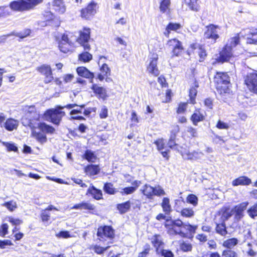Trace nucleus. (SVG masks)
Here are the masks:
<instances>
[{
  "label": "nucleus",
  "mask_w": 257,
  "mask_h": 257,
  "mask_svg": "<svg viewBox=\"0 0 257 257\" xmlns=\"http://www.w3.org/2000/svg\"><path fill=\"white\" fill-rule=\"evenodd\" d=\"M165 226L167 230V233L170 235H179L181 237H185L187 232L184 230L189 231L190 232H195L197 226L190 224L183 223L179 219H167L165 223Z\"/></svg>",
  "instance_id": "f257e3e1"
},
{
  "label": "nucleus",
  "mask_w": 257,
  "mask_h": 257,
  "mask_svg": "<svg viewBox=\"0 0 257 257\" xmlns=\"http://www.w3.org/2000/svg\"><path fill=\"white\" fill-rule=\"evenodd\" d=\"M246 36L247 39V43H257V28L254 30L246 29L240 32L239 33L235 35L234 36L231 37L227 41L226 46L231 48L235 47L237 45L239 44L240 39L241 37Z\"/></svg>",
  "instance_id": "f03ea898"
},
{
  "label": "nucleus",
  "mask_w": 257,
  "mask_h": 257,
  "mask_svg": "<svg viewBox=\"0 0 257 257\" xmlns=\"http://www.w3.org/2000/svg\"><path fill=\"white\" fill-rule=\"evenodd\" d=\"M214 82L218 93L223 94L229 93L230 79L226 73L217 72L214 77Z\"/></svg>",
  "instance_id": "7ed1b4c3"
},
{
  "label": "nucleus",
  "mask_w": 257,
  "mask_h": 257,
  "mask_svg": "<svg viewBox=\"0 0 257 257\" xmlns=\"http://www.w3.org/2000/svg\"><path fill=\"white\" fill-rule=\"evenodd\" d=\"M62 110V107L60 105H57L55 108L48 109L44 113L46 120L59 125L62 117L65 115V112Z\"/></svg>",
  "instance_id": "20e7f679"
},
{
  "label": "nucleus",
  "mask_w": 257,
  "mask_h": 257,
  "mask_svg": "<svg viewBox=\"0 0 257 257\" xmlns=\"http://www.w3.org/2000/svg\"><path fill=\"white\" fill-rule=\"evenodd\" d=\"M42 0H19L13 1L10 4L12 10L17 11H24L33 9Z\"/></svg>",
  "instance_id": "39448f33"
},
{
  "label": "nucleus",
  "mask_w": 257,
  "mask_h": 257,
  "mask_svg": "<svg viewBox=\"0 0 257 257\" xmlns=\"http://www.w3.org/2000/svg\"><path fill=\"white\" fill-rule=\"evenodd\" d=\"M97 235L100 241L108 240L107 244L109 245L112 243L111 240L114 237V230L111 226H101L97 229Z\"/></svg>",
  "instance_id": "423d86ee"
},
{
  "label": "nucleus",
  "mask_w": 257,
  "mask_h": 257,
  "mask_svg": "<svg viewBox=\"0 0 257 257\" xmlns=\"http://www.w3.org/2000/svg\"><path fill=\"white\" fill-rule=\"evenodd\" d=\"M90 29L84 27L79 32V36L77 41L85 51H89L91 49L90 43L92 40L90 38Z\"/></svg>",
  "instance_id": "0eeeda50"
},
{
  "label": "nucleus",
  "mask_w": 257,
  "mask_h": 257,
  "mask_svg": "<svg viewBox=\"0 0 257 257\" xmlns=\"http://www.w3.org/2000/svg\"><path fill=\"white\" fill-rule=\"evenodd\" d=\"M97 4L94 1L91 2L87 6L81 11V16L82 18L89 20L96 13Z\"/></svg>",
  "instance_id": "6e6552de"
},
{
  "label": "nucleus",
  "mask_w": 257,
  "mask_h": 257,
  "mask_svg": "<svg viewBox=\"0 0 257 257\" xmlns=\"http://www.w3.org/2000/svg\"><path fill=\"white\" fill-rule=\"evenodd\" d=\"M206 31L204 32V36L206 39H211L215 43L216 40L219 38V33L220 30V27L217 25L210 24L206 27Z\"/></svg>",
  "instance_id": "1a4fd4ad"
},
{
  "label": "nucleus",
  "mask_w": 257,
  "mask_h": 257,
  "mask_svg": "<svg viewBox=\"0 0 257 257\" xmlns=\"http://www.w3.org/2000/svg\"><path fill=\"white\" fill-rule=\"evenodd\" d=\"M158 56L157 54L153 53L149 58V63L147 66L148 73L157 76L159 75L160 72L157 67Z\"/></svg>",
  "instance_id": "9d476101"
},
{
  "label": "nucleus",
  "mask_w": 257,
  "mask_h": 257,
  "mask_svg": "<svg viewBox=\"0 0 257 257\" xmlns=\"http://www.w3.org/2000/svg\"><path fill=\"white\" fill-rule=\"evenodd\" d=\"M245 83L249 90L257 93V73H252L248 74L245 80Z\"/></svg>",
  "instance_id": "9b49d317"
},
{
  "label": "nucleus",
  "mask_w": 257,
  "mask_h": 257,
  "mask_svg": "<svg viewBox=\"0 0 257 257\" xmlns=\"http://www.w3.org/2000/svg\"><path fill=\"white\" fill-rule=\"evenodd\" d=\"M72 43L69 41L67 35L63 34L59 42L58 47L63 53H66L70 51Z\"/></svg>",
  "instance_id": "f8f14e48"
},
{
  "label": "nucleus",
  "mask_w": 257,
  "mask_h": 257,
  "mask_svg": "<svg viewBox=\"0 0 257 257\" xmlns=\"http://www.w3.org/2000/svg\"><path fill=\"white\" fill-rule=\"evenodd\" d=\"M25 112V115L22 118V123L24 126H32L31 122V118H29L30 115L32 114L34 111H35L36 108L34 105L26 106L24 108Z\"/></svg>",
  "instance_id": "ddd939ff"
},
{
  "label": "nucleus",
  "mask_w": 257,
  "mask_h": 257,
  "mask_svg": "<svg viewBox=\"0 0 257 257\" xmlns=\"http://www.w3.org/2000/svg\"><path fill=\"white\" fill-rule=\"evenodd\" d=\"M233 56L232 49L225 46L219 53V56L216 58L218 62L223 63L228 61Z\"/></svg>",
  "instance_id": "4468645a"
},
{
  "label": "nucleus",
  "mask_w": 257,
  "mask_h": 257,
  "mask_svg": "<svg viewBox=\"0 0 257 257\" xmlns=\"http://www.w3.org/2000/svg\"><path fill=\"white\" fill-rule=\"evenodd\" d=\"M95 95L99 98L104 100L108 97L106 89L96 84H93L91 87Z\"/></svg>",
  "instance_id": "2eb2a0df"
},
{
  "label": "nucleus",
  "mask_w": 257,
  "mask_h": 257,
  "mask_svg": "<svg viewBox=\"0 0 257 257\" xmlns=\"http://www.w3.org/2000/svg\"><path fill=\"white\" fill-rule=\"evenodd\" d=\"M248 205V202H244L235 206L233 209L235 212V218L237 220L241 219L243 216V211Z\"/></svg>",
  "instance_id": "dca6fc26"
},
{
  "label": "nucleus",
  "mask_w": 257,
  "mask_h": 257,
  "mask_svg": "<svg viewBox=\"0 0 257 257\" xmlns=\"http://www.w3.org/2000/svg\"><path fill=\"white\" fill-rule=\"evenodd\" d=\"M86 195H91L94 199L99 200L102 198V193L101 190L97 189L93 185H91L88 188Z\"/></svg>",
  "instance_id": "f3484780"
},
{
  "label": "nucleus",
  "mask_w": 257,
  "mask_h": 257,
  "mask_svg": "<svg viewBox=\"0 0 257 257\" xmlns=\"http://www.w3.org/2000/svg\"><path fill=\"white\" fill-rule=\"evenodd\" d=\"M77 74L82 77L91 79L90 82L93 83V78H94V74L89 71L84 67H79L76 69Z\"/></svg>",
  "instance_id": "a211bd4d"
},
{
  "label": "nucleus",
  "mask_w": 257,
  "mask_h": 257,
  "mask_svg": "<svg viewBox=\"0 0 257 257\" xmlns=\"http://www.w3.org/2000/svg\"><path fill=\"white\" fill-rule=\"evenodd\" d=\"M251 183V179L246 176H240L232 182V185L233 186H237L238 185H249Z\"/></svg>",
  "instance_id": "6ab92c4d"
},
{
  "label": "nucleus",
  "mask_w": 257,
  "mask_h": 257,
  "mask_svg": "<svg viewBox=\"0 0 257 257\" xmlns=\"http://www.w3.org/2000/svg\"><path fill=\"white\" fill-rule=\"evenodd\" d=\"M5 128L9 131H12L17 128L19 125V121L13 118H9L3 124Z\"/></svg>",
  "instance_id": "aec40b11"
},
{
  "label": "nucleus",
  "mask_w": 257,
  "mask_h": 257,
  "mask_svg": "<svg viewBox=\"0 0 257 257\" xmlns=\"http://www.w3.org/2000/svg\"><path fill=\"white\" fill-rule=\"evenodd\" d=\"M215 222L216 223L215 230L216 233L221 236H225L227 233L225 223L217 221V217H216Z\"/></svg>",
  "instance_id": "412c9836"
},
{
  "label": "nucleus",
  "mask_w": 257,
  "mask_h": 257,
  "mask_svg": "<svg viewBox=\"0 0 257 257\" xmlns=\"http://www.w3.org/2000/svg\"><path fill=\"white\" fill-rule=\"evenodd\" d=\"M72 209H85L88 210H93L95 209L94 205L87 202H82L79 204H76L71 207Z\"/></svg>",
  "instance_id": "4be33fe9"
},
{
  "label": "nucleus",
  "mask_w": 257,
  "mask_h": 257,
  "mask_svg": "<svg viewBox=\"0 0 257 257\" xmlns=\"http://www.w3.org/2000/svg\"><path fill=\"white\" fill-rule=\"evenodd\" d=\"M82 158L88 162L95 163L97 158L94 152L90 150H86L82 156Z\"/></svg>",
  "instance_id": "5701e85b"
},
{
  "label": "nucleus",
  "mask_w": 257,
  "mask_h": 257,
  "mask_svg": "<svg viewBox=\"0 0 257 257\" xmlns=\"http://www.w3.org/2000/svg\"><path fill=\"white\" fill-rule=\"evenodd\" d=\"M32 129V135L39 142L43 144L46 142L47 138L46 136L40 132H37L36 128Z\"/></svg>",
  "instance_id": "b1692460"
},
{
  "label": "nucleus",
  "mask_w": 257,
  "mask_h": 257,
  "mask_svg": "<svg viewBox=\"0 0 257 257\" xmlns=\"http://www.w3.org/2000/svg\"><path fill=\"white\" fill-rule=\"evenodd\" d=\"M181 27V25L179 23H170L167 25L165 31L164 33V35L168 38L171 31H176L178 29H180Z\"/></svg>",
  "instance_id": "393cba45"
},
{
  "label": "nucleus",
  "mask_w": 257,
  "mask_h": 257,
  "mask_svg": "<svg viewBox=\"0 0 257 257\" xmlns=\"http://www.w3.org/2000/svg\"><path fill=\"white\" fill-rule=\"evenodd\" d=\"M37 127L42 132L48 134H53L55 131V128L52 126L49 125L45 122L37 123Z\"/></svg>",
  "instance_id": "a878e982"
},
{
  "label": "nucleus",
  "mask_w": 257,
  "mask_h": 257,
  "mask_svg": "<svg viewBox=\"0 0 257 257\" xmlns=\"http://www.w3.org/2000/svg\"><path fill=\"white\" fill-rule=\"evenodd\" d=\"M161 206L166 215H169L172 211L171 206L170 204V199L168 198L165 197L163 198L161 203Z\"/></svg>",
  "instance_id": "bb28decb"
},
{
  "label": "nucleus",
  "mask_w": 257,
  "mask_h": 257,
  "mask_svg": "<svg viewBox=\"0 0 257 257\" xmlns=\"http://www.w3.org/2000/svg\"><path fill=\"white\" fill-rule=\"evenodd\" d=\"M53 7L54 10L60 14H63L66 8L62 0H54Z\"/></svg>",
  "instance_id": "cd10ccee"
},
{
  "label": "nucleus",
  "mask_w": 257,
  "mask_h": 257,
  "mask_svg": "<svg viewBox=\"0 0 257 257\" xmlns=\"http://www.w3.org/2000/svg\"><path fill=\"white\" fill-rule=\"evenodd\" d=\"M85 172L87 175L93 176L97 175L99 172L98 166L94 165H88L85 168Z\"/></svg>",
  "instance_id": "c85d7f7f"
},
{
  "label": "nucleus",
  "mask_w": 257,
  "mask_h": 257,
  "mask_svg": "<svg viewBox=\"0 0 257 257\" xmlns=\"http://www.w3.org/2000/svg\"><path fill=\"white\" fill-rule=\"evenodd\" d=\"M238 243V240L236 238H231L225 240L223 242L222 245L228 248L231 249Z\"/></svg>",
  "instance_id": "c756f323"
},
{
  "label": "nucleus",
  "mask_w": 257,
  "mask_h": 257,
  "mask_svg": "<svg viewBox=\"0 0 257 257\" xmlns=\"http://www.w3.org/2000/svg\"><path fill=\"white\" fill-rule=\"evenodd\" d=\"M153 187L149 185L146 184L141 189L143 194L149 199H152L153 196Z\"/></svg>",
  "instance_id": "7c9ffc66"
},
{
  "label": "nucleus",
  "mask_w": 257,
  "mask_h": 257,
  "mask_svg": "<svg viewBox=\"0 0 257 257\" xmlns=\"http://www.w3.org/2000/svg\"><path fill=\"white\" fill-rule=\"evenodd\" d=\"M43 17L46 21L53 20L55 22V27H58L60 26V22L58 19H54L53 14L49 11H45L43 14Z\"/></svg>",
  "instance_id": "2f4dec72"
},
{
  "label": "nucleus",
  "mask_w": 257,
  "mask_h": 257,
  "mask_svg": "<svg viewBox=\"0 0 257 257\" xmlns=\"http://www.w3.org/2000/svg\"><path fill=\"white\" fill-rule=\"evenodd\" d=\"M177 212H179L180 210L176 209ZM182 216L186 218H191L194 215V211L192 208H185L180 211Z\"/></svg>",
  "instance_id": "473e14b6"
},
{
  "label": "nucleus",
  "mask_w": 257,
  "mask_h": 257,
  "mask_svg": "<svg viewBox=\"0 0 257 257\" xmlns=\"http://www.w3.org/2000/svg\"><path fill=\"white\" fill-rule=\"evenodd\" d=\"M204 116L199 111L194 112L191 116V120L193 124L197 125L198 122L203 121L204 119Z\"/></svg>",
  "instance_id": "72a5a7b5"
},
{
  "label": "nucleus",
  "mask_w": 257,
  "mask_h": 257,
  "mask_svg": "<svg viewBox=\"0 0 257 257\" xmlns=\"http://www.w3.org/2000/svg\"><path fill=\"white\" fill-rule=\"evenodd\" d=\"M130 207L131 202L130 201L117 205V209L121 214H123L126 212L130 209Z\"/></svg>",
  "instance_id": "f704fd0d"
},
{
  "label": "nucleus",
  "mask_w": 257,
  "mask_h": 257,
  "mask_svg": "<svg viewBox=\"0 0 257 257\" xmlns=\"http://www.w3.org/2000/svg\"><path fill=\"white\" fill-rule=\"evenodd\" d=\"M152 243L154 247L156 248L157 252L159 251V248H161L163 244V242L161 240V236L157 235H155L152 238Z\"/></svg>",
  "instance_id": "c9c22d12"
},
{
  "label": "nucleus",
  "mask_w": 257,
  "mask_h": 257,
  "mask_svg": "<svg viewBox=\"0 0 257 257\" xmlns=\"http://www.w3.org/2000/svg\"><path fill=\"white\" fill-rule=\"evenodd\" d=\"M181 150L179 152L182 156L183 158L185 160H194L193 152H190L186 149L181 148Z\"/></svg>",
  "instance_id": "e433bc0d"
},
{
  "label": "nucleus",
  "mask_w": 257,
  "mask_h": 257,
  "mask_svg": "<svg viewBox=\"0 0 257 257\" xmlns=\"http://www.w3.org/2000/svg\"><path fill=\"white\" fill-rule=\"evenodd\" d=\"M88 51H85L78 56L79 60L83 62H88L92 59V56L91 54L88 53Z\"/></svg>",
  "instance_id": "4c0bfd02"
},
{
  "label": "nucleus",
  "mask_w": 257,
  "mask_h": 257,
  "mask_svg": "<svg viewBox=\"0 0 257 257\" xmlns=\"http://www.w3.org/2000/svg\"><path fill=\"white\" fill-rule=\"evenodd\" d=\"M171 0H162L160 3V11L165 13L169 11L170 9V6L171 4Z\"/></svg>",
  "instance_id": "58836bf2"
},
{
  "label": "nucleus",
  "mask_w": 257,
  "mask_h": 257,
  "mask_svg": "<svg viewBox=\"0 0 257 257\" xmlns=\"http://www.w3.org/2000/svg\"><path fill=\"white\" fill-rule=\"evenodd\" d=\"M104 191L108 194H114L116 193L113 184L111 183H106L103 186Z\"/></svg>",
  "instance_id": "ea45409f"
},
{
  "label": "nucleus",
  "mask_w": 257,
  "mask_h": 257,
  "mask_svg": "<svg viewBox=\"0 0 257 257\" xmlns=\"http://www.w3.org/2000/svg\"><path fill=\"white\" fill-rule=\"evenodd\" d=\"M37 70L44 75L50 74L52 72L50 66L47 65H43L40 67H38L37 68Z\"/></svg>",
  "instance_id": "a19ab883"
},
{
  "label": "nucleus",
  "mask_w": 257,
  "mask_h": 257,
  "mask_svg": "<svg viewBox=\"0 0 257 257\" xmlns=\"http://www.w3.org/2000/svg\"><path fill=\"white\" fill-rule=\"evenodd\" d=\"M168 45L172 49V50H174L176 48H178L179 47L182 46V42L177 39H173L170 40L168 42Z\"/></svg>",
  "instance_id": "79ce46f5"
},
{
  "label": "nucleus",
  "mask_w": 257,
  "mask_h": 257,
  "mask_svg": "<svg viewBox=\"0 0 257 257\" xmlns=\"http://www.w3.org/2000/svg\"><path fill=\"white\" fill-rule=\"evenodd\" d=\"M247 213L251 218L254 219L257 216V202L247 210Z\"/></svg>",
  "instance_id": "37998d69"
},
{
  "label": "nucleus",
  "mask_w": 257,
  "mask_h": 257,
  "mask_svg": "<svg viewBox=\"0 0 257 257\" xmlns=\"http://www.w3.org/2000/svg\"><path fill=\"white\" fill-rule=\"evenodd\" d=\"M184 2L191 10L194 11L198 10L197 0H184Z\"/></svg>",
  "instance_id": "c03bdc74"
},
{
  "label": "nucleus",
  "mask_w": 257,
  "mask_h": 257,
  "mask_svg": "<svg viewBox=\"0 0 257 257\" xmlns=\"http://www.w3.org/2000/svg\"><path fill=\"white\" fill-rule=\"evenodd\" d=\"M29 118H31V122L32 125L33 126H29L31 128H36V126H35V124L33 123L34 121H37L39 120L40 118V114L36 111V110L34 111L32 113V114L30 115V116H29Z\"/></svg>",
  "instance_id": "a18cd8bd"
},
{
  "label": "nucleus",
  "mask_w": 257,
  "mask_h": 257,
  "mask_svg": "<svg viewBox=\"0 0 257 257\" xmlns=\"http://www.w3.org/2000/svg\"><path fill=\"white\" fill-rule=\"evenodd\" d=\"M175 136H171L170 140L168 142L167 145L170 149H174L175 150L178 151V152H180V150H179L178 145L175 142Z\"/></svg>",
  "instance_id": "49530a36"
},
{
  "label": "nucleus",
  "mask_w": 257,
  "mask_h": 257,
  "mask_svg": "<svg viewBox=\"0 0 257 257\" xmlns=\"http://www.w3.org/2000/svg\"><path fill=\"white\" fill-rule=\"evenodd\" d=\"M231 216V213L229 211H223L221 213H219L218 217H219V220L221 222H224L227 220Z\"/></svg>",
  "instance_id": "de8ad7c7"
},
{
  "label": "nucleus",
  "mask_w": 257,
  "mask_h": 257,
  "mask_svg": "<svg viewBox=\"0 0 257 257\" xmlns=\"http://www.w3.org/2000/svg\"><path fill=\"white\" fill-rule=\"evenodd\" d=\"M2 205L6 207L9 210L11 211H14L17 207V203L14 201L6 202L2 204Z\"/></svg>",
  "instance_id": "09e8293b"
},
{
  "label": "nucleus",
  "mask_w": 257,
  "mask_h": 257,
  "mask_svg": "<svg viewBox=\"0 0 257 257\" xmlns=\"http://www.w3.org/2000/svg\"><path fill=\"white\" fill-rule=\"evenodd\" d=\"M110 247L109 245L105 247L100 246L98 245H95L92 247V249L94 250V251L98 254H102L105 250L108 249V248Z\"/></svg>",
  "instance_id": "8fccbe9b"
},
{
  "label": "nucleus",
  "mask_w": 257,
  "mask_h": 257,
  "mask_svg": "<svg viewBox=\"0 0 257 257\" xmlns=\"http://www.w3.org/2000/svg\"><path fill=\"white\" fill-rule=\"evenodd\" d=\"M187 201L195 206L198 204V198L194 194H190L187 197Z\"/></svg>",
  "instance_id": "3c124183"
},
{
  "label": "nucleus",
  "mask_w": 257,
  "mask_h": 257,
  "mask_svg": "<svg viewBox=\"0 0 257 257\" xmlns=\"http://www.w3.org/2000/svg\"><path fill=\"white\" fill-rule=\"evenodd\" d=\"M31 31L29 29H26L24 31L13 33V35L17 37H18L21 39L24 38L27 36H29L30 34Z\"/></svg>",
  "instance_id": "603ef678"
},
{
  "label": "nucleus",
  "mask_w": 257,
  "mask_h": 257,
  "mask_svg": "<svg viewBox=\"0 0 257 257\" xmlns=\"http://www.w3.org/2000/svg\"><path fill=\"white\" fill-rule=\"evenodd\" d=\"M222 257H237L236 253L230 249H225L222 253Z\"/></svg>",
  "instance_id": "864d4df0"
},
{
  "label": "nucleus",
  "mask_w": 257,
  "mask_h": 257,
  "mask_svg": "<svg viewBox=\"0 0 257 257\" xmlns=\"http://www.w3.org/2000/svg\"><path fill=\"white\" fill-rule=\"evenodd\" d=\"M153 196H161L165 194L164 190L160 186H157L153 187Z\"/></svg>",
  "instance_id": "5fc2aeb1"
},
{
  "label": "nucleus",
  "mask_w": 257,
  "mask_h": 257,
  "mask_svg": "<svg viewBox=\"0 0 257 257\" xmlns=\"http://www.w3.org/2000/svg\"><path fill=\"white\" fill-rule=\"evenodd\" d=\"M135 188L128 187L122 189L120 191V193L122 195H128L133 193L134 192H135Z\"/></svg>",
  "instance_id": "6e6d98bb"
},
{
  "label": "nucleus",
  "mask_w": 257,
  "mask_h": 257,
  "mask_svg": "<svg viewBox=\"0 0 257 257\" xmlns=\"http://www.w3.org/2000/svg\"><path fill=\"white\" fill-rule=\"evenodd\" d=\"M100 72H102L106 77H107L110 74V70L106 64H103L100 68Z\"/></svg>",
  "instance_id": "4d7b16f0"
},
{
  "label": "nucleus",
  "mask_w": 257,
  "mask_h": 257,
  "mask_svg": "<svg viewBox=\"0 0 257 257\" xmlns=\"http://www.w3.org/2000/svg\"><path fill=\"white\" fill-rule=\"evenodd\" d=\"M155 144L157 146V149L159 151H161L164 149L165 143L164 140L162 139H158L154 142Z\"/></svg>",
  "instance_id": "13d9d810"
},
{
  "label": "nucleus",
  "mask_w": 257,
  "mask_h": 257,
  "mask_svg": "<svg viewBox=\"0 0 257 257\" xmlns=\"http://www.w3.org/2000/svg\"><path fill=\"white\" fill-rule=\"evenodd\" d=\"M41 218L43 222H47L50 219V213L46 210H43L41 214Z\"/></svg>",
  "instance_id": "bf43d9fd"
},
{
  "label": "nucleus",
  "mask_w": 257,
  "mask_h": 257,
  "mask_svg": "<svg viewBox=\"0 0 257 257\" xmlns=\"http://www.w3.org/2000/svg\"><path fill=\"white\" fill-rule=\"evenodd\" d=\"M197 90L194 87H192L190 89L189 96L192 103H194L195 102V97L197 94Z\"/></svg>",
  "instance_id": "052dcab7"
},
{
  "label": "nucleus",
  "mask_w": 257,
  "mask_h": 257,
  "mask_svg": "<svg viewBox=\"0 0 257 257\" xmlns=\"http://www.w3.org/2000/svg\"><path fill=\"white\" fill-rule=\"evenodd\" d=\"M3 145L7 147L8 151L17 152L18 151V148L14 144L3 142Z\"/></svg>",
  "instance_id": "680f3d73"
},
{
  "label": "nucleus",
  "mask_w": 257,
  "mask_h": 257,
  "mask_svg": "<svg viewBox=\"0 0 257 257\" xmlns=\"http://www.w3.org/2000/svg\"><path fill=\"white\" fill-rule=\"evenodd\" d=\"M8 225L7 223L3 224L0 227V236H5L8 234Z\"/></svg>",
  "instance_id": "e2e57ef3"
},
{
  "label": "nucleus",
  "mask_w": 257,
  "mask_h": 257,
  "mask_svg": "<svg viewBox=\"0 0 257 257\" xmlns=\"http://www.w3.org/2000/svg\"><path fill=\"white\" fill-rule=\"evenodd\" d=\"M196 52L198 54L200 57L199 61L200 62L203 61L206 56V53L205 50L202 48V47H201V48H199V50L197 51H196Z\"/></svg>",
  "instance_id": "0e129e2a"
},
{
  "label": "nucleus",
  "mask_w": 257,
  "mask_h": 257,
  "mask_svg": "<svg viewBox=\"0 0 257 257\" xmlns=\"http://www.w3.org/2000/svg\"><path fill=\"white\" fill-rule=\"evenodd\" d=\"M180 248L184 251H188L192 249V245L190 243L183 242L181 244Z\"/></svg>",
  "instance_id": "69168bd1"
},
{
  "label": "nucleus",
  "mask_w": 257,
  "mask_h": 257,
  "mask_svg": "<svg viewBox=\"0 0 257 257\" xmlns=\"http://www.w3.org/2000/svg\"><path fill=\"white\" fill-rule=\"evenodd\" d=\"M9 8L8 7H0V17L9 15Z\"/></svg>",
  "instance_id": "338daca9"
},
{
  "label": "nucleus",
  "mask_w": 257,
  "mask_h": 257,
  "mask_svg": "<svg viewBox=\"0 0 257 257\" xmlns=\"http://www.w3.org/2000/svg\"><path fill=\"white\" fill-rule=\"evenodd\" d=\"M108 110L105 106H103L101 107V111L99 114L101 118H105L107 116Z\"/></svg>",
  "instance_id": "774afa93"
}]
</instances>
